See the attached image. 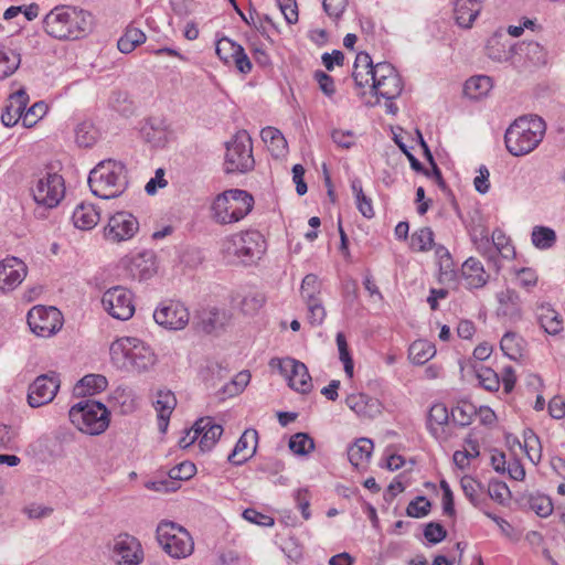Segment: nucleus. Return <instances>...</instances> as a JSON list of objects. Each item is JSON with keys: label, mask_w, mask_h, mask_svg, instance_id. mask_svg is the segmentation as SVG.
Returning a JSON list of instances; mask_svg holds the SVG:
<instances>
[{"label": "nucleus", "mask_w": 565, "mask_h": 565, "mask_svg": "<svg viewBox=\"0 0 565 565\" xmlns=\"http://www.w3.org/2000/svg\"><path fill=\"white\" fill-rule=\"evenodd\" d=\"M46 33L58 40H77L93 30V15L83 9L60 6L43 20Z\"/></svg>", "instance_id": "1"}, {"label": "nucleus", "mask_w": 565, "mask_h": 565, "mask_svg": "<svg viewBox=\"0 0 565 565\" xmlns=\"http://www.w3.org/2000/svg\"><path fill=\"white\" fill-rule=\"evenodd\" d=\"M546 132V124L537 115L518 117L505 130L507 150L514 157H522L534 151Z\"/></svg>", "instance_id": "2"}, {"label": "nucleus", "mask_w": 565, "mask_h": 565, "mask_svg": "<svg viewBox=\"0 0 565 565\" xmlns=\"http://www.w3.org/2000/svg\"><path fill=\"white\" fill-rule=\"evenodd\" d=\"M113 364L127 372L145 373L157 363L153 350L143 341L124 337L114 341L109 348Z\"/></svg>", "instance_id": "3"}, {"label": "nucleus", "mask_w": 565, "mask_h": 565, "mask_svg": "<svg viewBox=\"0 0 565 565\" xmlns=\"http://www.w3.org/2000/svg\"><path fill=\"white\" fill-rule=\"evenodd\" d=\"M127 183L125 164L113 159L100 161L88 175L92 193L104 200L119 196Z\"/></svg>", "instance_id": "4"}, {"label": "nucleus", "mask_w": 565, "mask_h": 565, "mask_svg": "<svg viewBox=\"0 0 565 565\" xmlns=\"http://www.w3.org/2000/svg\"><path fill=\"white\" fill-rule=\"evenodd\" d=\"M222 252L230 263L249 265L260 259L266 252V241L258 231H246L227 237Z\"/></svg>", "instance_id": "5"}, {"label": "nucleus", "mask_w": 565, "mask_h": 565, "mask_svg": "<svg viewBox=\"0 0 565 565\" xmlns=\"http://www.w3.org/2000/svg\"><path fill=\"white\" fill-rule=\"evenodd\" d=\"M253 206L254 198L250 193L241 189H231L215 198L212 211L218 223L231 224L243 220L250 213Z\"/></svg>", "instance_id": "6"}, {"label": "nucleus", "mask_w": 565, "mask_h": 565, "mask_svg": "<svg viewBox=\"0 0 565 565\" xmlns=\"http://www.w3.org/2000/svg\"><path fill=\"white\" fill-rule=\"evenodd\" d=\"M68 416L78 430L89 435H99L109 425V411L103 403L93 399L81 401L73 405Z\"/></svg>", "instance_id": "7"}, {"label": "nucleus", "mask_w": 565, "mask_h": 565, "mask_svg": "<svg viewBox=\"0 0 565 565\" xmlns=\"http://www.w3.org/2000/svg\"><path fill=\"white\" fill-rule=\"evenodd\" d=\"M157 541L163 551L174 558H184L194 548L190 533L172 521H161L157 526Z\"/></svg>", "instance_id": "8"}, {"label": "nucleus", "mask_w": 565, "mask_h": 565, "mask_svg": "<svg viewBox=\"0 0 565 565\" xmlns=\"http://www.w3.org/2000/svg\"><path fill=\"white\" fill-rule=\"evenodd\" d=\"M252 138L246 130L234 135L232 140L226 142L224 171L226 173H246L254 169Z\"/></svg>", "instance_id": "9"}, {"label": "nucleus", "mask_w": 565, "mask_h": 565, "mask_svg": "<svg viewBox=\"0 0 565 565\" xmlns=\"http://www.w3.org/2000/svg\"><path fill=\"white\" fill-rule=\"evenodd\" d=\"M26 320L31 331L42 338L55 334L63 326V317L57 308L41 305L28 312Z\"/></svg>", "instance_id": "10"}, {"label": "nucleus", "mask_w": 565, "mask_h": 565, "mask_svg": "<svg viewBox=\"0 0 565 565\" xmlns=\"http://www.w3.org/2000/svg\"><path fill=\"white\" fill-rule=\"evenodd\" d=\"M64 193V180L57 173H46V177L40 178L32 188L34 201L50 209L55 207L60 203Z\"/></svg>", "instance_id": "11"}, {"label": "nucleus", "mask_w": 565, "mask_h": 565, "mask_svg": "<svg viewBox=\"0 0 565 565\" xmlns=\"http://www.w3.org/2000/svg\"><path fill=\"white\" fill-rule=\"evenodd\" d=\"M102 303L105 310L118 320H128L135 312L132 294L121 286H115L106 290Z\"/></svg>", "instance_id": "12"}, {"label": "nucleus", "mask_w": 565, "mask_h": 565, "mask_svg": "<svg viewBox=\"0 0 565 565\" xmlns=\"http://www.w3.org/2000/svg\"><path fill=\"white\" fill-rule=\"evenodd\" d=\"M60 384L58 374L54 371L39 375L29 386L28 404L33 408L49 404L55 397Z\"/></svg>", "instance_id": "13"}, {"label": "nucleus", "mask_w": 565, "mask_h": 565, "mask_svg": "<svg viewBox=\"0 0 565 565\" xmlns=\"http://www.w3.org/2000/svg\"><path fill=\"white\" fill-rule=\"evenodd\" d=\"M139 223L129 212H117L108 220L104 228V236L111 243L130 239L137 233Z\"/></svg>", "instance_id": "14"}, {"label": "nucleus", "mask_w": 565, "mask_h": 565, "mask_svg": "<svg viewBox=\"0 0 565 565\" xmlns=\"http://www.w3.org/2000/svg\"><path fill=\"white\" fill-rule=\"evenodd\" d=\"M154 321L169 329L181 330L188 323L190 315L188 309L178 301L163 302L162 306L153 312Z\"/></svg>", "instance_id": "15"}, {"label": "nucleus", "mask_w": 565, "mask_h": 565, "mask_svg": "<svg viewBox=\"0 0 565 565\" xmlns=\"http://www.w3.org/2000/svg\"><path fill=\"white\" fill-rule=\"evenodd\" d=\"M280 372L288 380V385L301 393L307 394L312 390L311 376L305 363L292 358H286L279 363Z\"/></svg>", "instance_id": "16"}, {"label": "nucleus", "mask_w": 565, "mask_h": 565, "mask_svg": "<svg viewBox=\"0 0 565 565\" xmlns=\"http://www.w3.org/2000/svg\"><path fill=\"white\" fill-rule=\"evenodd\" d=\"M498 301L497 316L508 320L510 323H516L523 318L522 300L519 292L512 288H507L497 292Z\"/></svg>", "instance_id": "17"}, {"label": "nucleus", "mask_w": 565, "mask_h": 565, "mask_svg": "<svg viewBox=\"0 0 565 565\" xmlns=\"http://www.w3.org/2000/svg\"><path fill=\"white\" fill-rule=\"evenodd\" d=\"M230 315L225 309H218L216 307L204 308L198 311L194 317V327L206 333H217L228 324Z\"/></svg>", "instance_id": "18"}, {"label": "nucleus", "mask_w": 565, "mask_h": 565, "mask_svg": "<svg viewBox=\"0 0 565 565\" xmlns=\"http://www.w3.org/2000/svg\"><path fill=\"white\" fill-rule=\"evenodd\" d=\"M113 550L119 557L120 565H138L143 558L140 543L127 533L116 537Z\"/></svg>", "instance_id": "19"}, {"label": "nucleus", "mask_w": 565, "mask_h": 565, "mask_svg": "<svg viewBox=\"0 0 565 565\" xmlns=\"http://www.w3.org/2000/svg\"><path fill=\"white\" fill-rule=\"evenodd\" d=\"M26 276L25 264L17 257H7L0 262V289L11 290L19 286Z\"/></svg>", "instance_id": "20"}, {"label": "nucleus", "mask_w": 565, "mask_h": 565, "mask_svg": "<svg viewBox=\"0 0 565 565\" xmlns=\"http://www.w3.org/2000/svg\"><path fill=\"white\" fill-rule=\"evenodd\" d=\"M258 433L256 429H246L237 440L227 460L234 466H241L250 459L257 448Z\"/></svg>", "instance_id": "21"}, {"label": "nucleus", "mask_w": 565, "mask_h": 565, "mask_svg": "<svg viewBox=\"0 0 565 565\" xmlns=\"http://www.w3.org/2000/svg\"><path fill=\"white\" fill-rule=\"evenodd\" d=\"M222 50H231V58L241 73L247 74L252 71V62L242 45L227 38L217 41L215 49L216 54L225 63H228V55H222Z\"/></svg>", "instance_id": "22"}, {"label": "nucleus", "mask_w": 565, "mask_h": 565, "mask_svg": "<svg viewBox=\"0 0 565 565\" xmlns=\"http://www.w3.org/2000/svg\"><path fill=\"white\" fill-rule=\"evenodd\" d=\"M193 433L200 435L199 446L202 451H209L223 434V427L214 424L211 417L199 418L192 426Z\"/></svg>", "instance_id": "23"}, {"label": "nucleus", "mask_w": 565, "mask_h": 565, "mask_svg": "<svg viewBox=\"0 0 565 565\" xmlns=\"http://www.w3.org/2000/svg\"><path fill=\"white\" fill-rule=\"evenodd\" d=\"M29 95L24 88H20L9 97V105H7L1 114V122L6 127H13L22 115L29 104Z\"/></svg>", "instance_id": "24"}, {"label": "nucleus", "mask_w": 565, "mask_h": 565, "mask_svg": "<svg viewBox=\"0 0 565 565\" xmlns=\"http://www.w3.org/2000/svg\"><path fill=\"white\" fill-rule=\"evenodd\" d=\"M518 57H524L526 66L539 67L546 64L547 52L537 42H521L514 44V58H516L520 62Z\"/></svg>", "instance_id": "25"}, {"label": "nucleus", "mask_w": 565, "mask_h": 565, "mask_svg": "<svg viewBox=\"0 0 565 565\" xmlns=\"http://www.w3.org/2000/svg\"><path fill=\"white\" fill-rule=\"evenodd\" d=\"M345 404L360 416L373 418L381 413L380 401L363 393L349 395Z\"/></svg>", "instance_id": "26"}, {"label": "nucleus", "mask_w": 565, "mask_h": 565, "mask_svg": "<svg viewBox=\"0 0 565 565\" xmlns=\"http://www.w3.org/2000/svg\"><path fill=\"white\" fill-rule=\"evenodd\" d=\"M461 275L467 282L469 288H481L483 287L489 275L486 274L481 262L475 257H469L461 266Z\"/></svg>", "instance_id": "27"}, {"label": "nucleus", "mask_w": 565, "mask_h": 565, "mask_svg": "<svg viewBox=\"0 0 565 565\" xmlns=\"http://www.w3.org/2000/svg\"><path fill=\"white\" fill-rule=\"evenodd\" d=\"M536 317L540 326L546 333L555 335L563 330V320L558 312H556L551 305H537Z\"/></svg>", "instance_id": "28"}, {"label": "nucleus", "mask_w": 565, "mask_h": 565, "mask_svg": "<svg viewBox=\"0 0 565 565\" xmlns=\"http://www.w3.org/2000/svg\"><path fill=\"white\" fill-rule=\"evenodd\" d=\"M72 220L77 228L92 230L97 225L100 215L94 204L81 203L74 210Z\"/></svg>", "instance_id": "29"}, {"label": "nucleus", "mask_w": 565, "mask_h": 565, "mask_svg": "<svg viewBox=\"0 0 565 565\" xmlns=\"http://www.w3.org/2000/svg\"><path fill=\"white\" fill-rule=\"evenodd\" d=\"M373 70V61L369 53L359 52L353 64L352 73L355 85L358 87L366 86L371 82Z\"/></svg>", "instance_id": "30"}, {"label": "nucleus", "mask_w": 565, "mask_h": 565, "mask_svg": "<svg viewBox=\"0 0 565 565\" xmlns=\"http://www.w3.org/2000/svg\"><path fill=\"white\" fill-rule=\"evenodd\" d=\"M487 55L495 62L510 61L514 66L519 65V61L514 58V44H510L505 49V44L501 42V36L494 35L489 39L486 46Z\"/></svg>", "instance_id": "31"}, {"label": "nucleus", "mask_w": 565, "mask_h": 565, "mask_svg": "<svg viewBox=\"0 0 565 565\" xmlns=\"http://www.w3.org/2000/svg\"><path fill=\"white\" fill-rule=\"evenodd\" d=\"M526 342L514 331H508L500 341V349L512 361H519L523 356Z\"/></svg>", "instance_id": "32"}, {"label": "nucleus", "mask_w": 565, "mask_h": 565, "mask_svg": "<svg viewBox=\"0 0 565 565\" xmlns=\"http://www.w3.org/2000/svg\"><path fill=\"white\" fill-rule=\"evenodd\" d=\"M262 140L267 145L268 150L275 158L285 156L287 141L280 130L274 127H266L260 131Z\"/></svg>", "instance_id": "33"}, {"label": "nucleus", "mask_w": 565, "mask_h": 565, "mask_svg": "<svg viewBox=\"0 0 565 565\" xmlns=\"http://www.w3.org/2000/svg\"><path fill=\"white\" fill-rule=\"evenodd\" d=\"M484 244L487 245L486 254L489 259H494L499 254L505 258L514 254L513 246L508 243V237L500 230L493 231L492 243L487 238Z\"/></svg>", "instance_id": "34"}, {"label": "nucleus", "mask_w": 565, "mask_h": 565, "mask_svg": "<svg viewBox=\"0 0 565 565\" xmlns=\"http://www.w3.org/2000/svg\"><path fill=\"white\" fill-rule=\"evenodd\" d=\"M373 441L369 438H359L348 449L349 461L359 467L369 461L373 451Z\"/></svg>", "instance_id": "35"}, {"label": "nucleus", "mask_w": 565, "mask_h": 565, "mask_svg": "<svg viewBox=\"0 0 565 565\" xmlns=\"http://www.w3.org/2000/svg\"><path fill=\"white\" fill-rule=\"evenodd\" d=\"M374 94L381 96L387 100H392L401 95L403 85L398 74L391 76L390 78L382 79L372 84Z\"/></svg>", "instance_id": "36"}, {"label": "nucleus", "mask_w": 565, "mask_h": 565, "mask_svg": "<svg viewBox=\"0 0 565 565\" xmlns=\"http://www.w3.org/2000/svg\"><path fill=\"white\" fill-rule=\"evenodd\" d=\"M108 381L102 374H87L75 386L78 395H94L107 387Z\"/></svg>", "instance_id": "37"}, {"label": "nucleus", "mask_w": 565, "mask_h": 565, "mask_svg": "<svg viewBox=\"0 0 565 565\" xmlns=\"http://www.w3.org/2000/svg\"><path fill=\"white\" fill-rule=\"evenodd\" d=\"M492 88V79L487 75L472 76L466 81L463 86L465 95L471 99H478L488 94Z\"/></svg>", "instance_id": "38"}, {"label": "nucleus", "mask_w": 565, "mask_h": 565, "mask_svg": "<svg viewBox=\"0 0 565 565\" xmlns=\"http://www.w3.org/2000/svg\"><path fill=\"white\" fill-rule=\"evenodd\" d=\"M436 354L435 347L425 340L414 341L408 349V359L416 365H423Z\"/></svg>", "instance_id": "39"}, {"label": "nucleus", "mask_w": 565, "mask_h": 565, "mask_svg": "<svg viewBox=\"0 0 565 565\" xmlns=\"http://www.w3.org/2000/svg\"><path fill=\"white\" fill-rule=\"evenodd\" d=\"M21 55L14 50L0 47V81L4 79L19 68Z\"/></svg>", "instance_id": "40"}, {"label": "nucleus", "mask_w": 565, "mask_h": 565, "mask_svg": "<svg viewBox=\"0 0 565 565\" xmlns=\"http://www.w3.org/2000/svg\"><path fill=\"white\" fill-rule=\"evenodd\" d=\"M449 422V414L446 405L443 403L434 404L427 415V429L429 433L437 437L438 427H441Z\"/></svg>", "instance_id": "41"}, {"label": "nucleus", "mask_w": 565, "mask_h": 565, "mask_svg": "<svg viewBox=\"0 0 565 565\" xmlns=\"http://www.w3.org/2000/svg\"><path fill=\"white\" fill-rule=\"evenodd\" d=\"M146 41V34L138 28L128 26L118 40L117 47L121 53L128 54Z\"/></svg>", "instance_id": "42"}, {"label": "nucleus", "mask_w": 565, "mask_h": 565, "mask_svg": "<svg viewBox=\"0 0 565 565\" xmlns=\"http://www.w3.org/2000/svg\"><path fill=\"white\" fill-rule=\"evenodd\" d=\"M531 510L539 516L547 518L553 512V502L550 497L542 493H529L523 498Z\"/></svg>", "instance_id": "43"}, {"label": "nucleus", "mask_w": 565, "mask_h": 565, "mask_svg": "<svg viewBox=\"0 0 565 565\" xmlns=\"http://www.w3.org/2000/svg\"><path fill=\"white\" fill-rule=\"evenodd\" d=\"M556 233L547 226H534L531 233L532 244L539 249L552 248L556 243Z\"/></svg>", "instance_id": "44"}, {"label": "nucleus", "mask_w": 565, "mask_h": 565, "mask_svg": "<svg viewBox=\"0 0 565 565\" xmlns=\"http://www.w3.org/2000/svg\"><path fill=\"white\" fill-rule=\"evenodd\" d=\"M434 246V232L425 226L415 231L411 236V248L416 252H427Z\"/></svg>", "instance_id": "45"}, {"label": "nucleus", "mask_w": 565, "mask_h": 565, "mask_svg": "<svg viewBox=\"0 0 565 565\" xmlns=\"http://www.w3.org/2000/svg\"><path fill=\"white\" fill-rule=\"evenodd\" d=\"M301 298L305 302L321 298V281L315 274L305 276L300 287Z\"/></svg>", "instance_id": "46"}, {"label": "nucleus", "mask_w": 565, "mask_h": 565, "mask_svg": "<svg viewBox=\"0 0 565 565\" xmlns=\"http://www.w3.org/2000/svg\"><path fill=\"white\" fill-rule=\"evenodd\" d=\"M289 448L299 456H306L315 449L313 439L306 433H297L289 439Z\"/></svg>", "instance_id": "47"}, {"label": "nucleus", "mask_w": 565, "mask_h": 565, "mask_svg": "<svg viewBox=\"0 0 565 565\" xmlns=\"http://www.w3.org/2000/svg\"><path fill=\"white\" fill-rule=\"evenodd\" d=\"M476 414L477 409L475 405L469 402H461L451 411V417L454 423L462 427L470 425L472 417Z\"/></svg>", "instance_id": "48"}, {"label": "nucleus", "mask_w": 565, "mask_h": 565, "mask_svg": "<svg viewBox=\"0 0 565 565\" xmlns=\"http://www.w3.org/2000/svg\"><path fill=\"white\" fill-rule=\"evenodd\" d=\"M110 105L115 111L124 117H130L135 113V105L128 95L122 92H115L110 98Z\"/></svg>", "instance_id": "49"}, {"label": "nucleus", "mask_w": 565, "mask_h": 565, "mask_svg": "<svg viewBox=\"0 0 565 565\" xmlns=\"http://www.w3.org/2000/svg\"><path fill=\"white\" fill-rule=\"evenodd\" d=\"M480 385L489 392L498 391L500 387L499 375L490 367L476 370Z\"/></svg>", "instance_id": "50"}, {"label": "nucleus", "mask_w": 565, "mask_h": 565, "mask_svg": "<svg viewBox=\"0 0 565 565\" xmlns=\"http://www.w3.org/2000/svg\"><path fill=\"white\" fill-rule=\"evenodd\" d=\"M177 405V398L171 391H159L157 394L156 409L158 415H171Z\"/></svg>", "instance_id": "51"}, {"label": "nucleus", "mask_w": 565, "mask_h": 565, "mask_svg": "<svg viewBox=\"0 0 565 565\" xmlns=\"http://www.w3.org/2000/svg\"><path fill=\"white\" fill-rule=\"evenodd\" d=\"M308 309L307 319L312 326H321L326 319L327 311L323 306L322 299L305 302Z\"/></svg>", "instance_id": "52"}, {"label": "nucleus", "mask_w": 565, "mask_h": 565, "mask_svg": "<svg viewBox=\"0 0 565 565\" xmlns=\"http://www.w3.org/2000/svg\"><path fill=\"white\" fill-rule=\"evenodd\" d=\"M430 508V501L424 495H418L408 503L406 514L412 518H423L429 513Z\"/></svg>", "instance_id": "53"}, {"label": "nucleus", "mask_w": 565, "mask_h": 565, "mask_svg": "<svg viewBox=\"0 0 565 565\" xmlns=\"http://www.w3.org/2000/svg\"><path fill=\"white\" fill-rule=\"evenodd\" d=\"M75 141L79 147L88 148L96 141L93 126L89 122H82L75 129Z\"/></svg>", "instance_id": "54"}, {"label": "nucleus", "mask_w": 565, "mask_h": 565, "mask_svg": "<svg viewBox=\"0 0 565 565\" xmlns=\"http://www.w3.org/2000/svg\"><path fill=\"white\" fill-rule=\"evenodd\" d=\"M460 486L465 495L477 507L480 503L479 491L481 490V483L470 476H465L460 480Z\"/></svg>", "instance_id": "55"}, {"label": "nucleus", "mask_w": 565, "mask_h": 565, "mask_svg": "<svg viewBox=\"0 0 565 565\" xmlns=\"http://www.w3.org/2000/svg\"><path fill=\"white\" fill-rule=\"evenodd\" d=\"M47 111V105L44 102L34 103L22 115L23 125L28 128L33 127Z\"/></svg>", "instance_id": "56"}, {"label": "nucleus", "mask_w": 565, "mask_h": 565, "mask_svg": "<svg viewBox=\"0 0 565 565\" xmlns=\"http://www.w3.org/2000/svg\"><path fill=\"white\" fill-rule=\"evenodd\" d=\"M196 472V467L191 461H183L169 470V478L177 481L188 480Z\"/></svg>", "instance_id": "57"}, {"label": "nucleus", "mask_w": 565, "mask_h": 565, "mask_svg": "<svg viewBox=\"0 0 565 565\" xmlns=\"http://www.w3.org/2000/svg\"><path fill=\"white\" fill-rule=\"evenodd\" d=\"M488 493L490 498L500 504H504L510 498L511 492L505 482L499 480H492L488 487Z\"/></svg>", "instance_id": "58"}, {"label": "nucleus", "mask_w": 565, "mask_h": 565, "mask_svg": "<svg viewBox=\"0 0 565 565\" xmlns=\"http://www.w3.org/2000/svg\"><path fill=\"white\" fill-rule=\"evenodd\" d=\"M467 444L471 446V449L473 450V452H469L467 449L457 450V451H455V454L452 456L454 462L459 469H465L466 467H468L469 459L476 458L480 454L479 445L477 441L468 440Z\"/></svg>", "instance_id": "59"}, {"label": "nucleus", "mask_w": 565, "mask_h": 565, "mask_svg": "<svg viewBox=\"0 0 565 565\" xmlns=\"http://www.w3.org/2000/svg\"><path fill=\"white\" fill-rule=\"evenodd\" d=\"M145 140L153 147H163L167 142L164 130L156 129L152 124L147 122L141 129Z\"/></svg>", "instance_id": "60"}, {"label": "nucleus", "mask_w": 565, "mask_h": 565, "mask_svg": "<svg viewBox=\"0 0 565 565\" xmlns=\"http://www.w3.org/2000/svg\"><path fill=\"white\" fill-rule=\"evenodd\" d=\"M425 539L431 544H438L447 537L446 529L438 522H429L424 529Z\"/></svg>", "instance_id": "61"}, {"label": "nucleus", "mask_w": 565, "mask_h": 565, "mask_svg": "<svg viewBox=\"0 0 565 565\" xmlns=\"http://www.w3.org/2000/svg\"><path fill=\"white\" fill-rule=\"evenodd\" d=\"M18 436L17 427L0 423V449H13Z\"/></svg>", "instance_id": "62"}, {"label": "nucleus", "mask_w": 565, "mask_h": 565, "mask_svg": "<svg viewBox=\"0 0 565 565\" xmlns=\"http://www.w3.org/2000/svg\"><path fill=\"white\" fill-rule=\"evenodd\" d=\"M243 518L254 524L262 526H273L275 521L270 515L263 514L253 508H247L243 512Z\"/></svg>", "instance_id": "63"}, {"label": "nucleus", "mask_w": 565, "mask_h": 565, "mask_svg": "<svg viewBox=\"0 0 565 565\" xmlns=\"http://www.w3.org/2000/svg\"><path fill=\"white\" fill-rule=\"evenodd\" d=\"M313 77L324 95L331 97L335 93L334 81L329 74L318 70L315 72Z\"/></svg>", "instance_id": "64"}]
</instances>
